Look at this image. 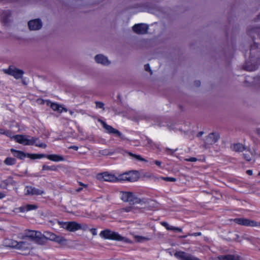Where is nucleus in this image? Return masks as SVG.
<instances>
[{
    "instance_id": "nucleus-1",
    "label": "nucleus",
    "mask_w": 260,
    "mask_h": 260,
    "mask_svg": "<svg viewBox=\"0 0 260 260\" xmlns=\"http://www.w3.org/2000/svg\"><path fill=\"white\" fill-rule=\"evenodd\" d=\"M45 239L44 235L37 231H28L25 233L21 241L7 239L4 241L6 246L24 252H29L32 249V244L30 240L37 243H41Z\"/></svg>"
},
{
    "instance_id": "nucleus-2",
    "label": "nucleus",
    "mask_w": 260,
    "mask_h": 260,
    "mask_svg": "<svg viewBox=\"0 0 260 260\" xmlns=\"http://www.w3.org/2000/svg\"><path fill=\"white\" fill-rule=\"evenodd\" d=\"M120 199L124 202H128L131 205L140 204L143 205L147 202L144 199L138 198L134 193L128 191H120Z\"/></svg>"
},
{
    "instance_id": "nucleus-3",
    "label": "nucleus",
    "mask_w": 260,
    "mask_h": 260,
    "mask_svg": "<svg viewBox=\"0 0 260 260\" xmlns=\"http://www.w3.org/2000/svg\"><path fill=\"white\" fill-rule=\"evenodd\" d=\"M60 226L68 231L73 232L81 230L86 231L88 229V226L85 223H79L75 221L60 222L58 221Z\"/></svg>"
},
{
    "instance_id": "nucleus-4",
    "label": "nucleus",
    "mask_w": 260,
    "mask_h": 260,
    "mask_svg": "<svg viewBox=\"0 0 260 260\" xmlns=\"http://www.w3.org/2000/svg\"><path fill=\"white\" fill-rule=\"evenodd\" d=\"M13 140L21 144L24 145H34L37 141L36 138L31 137L26 135H15L13 137Z\"/></svg>"
},
{
    "instance_id": "nucleus-5",
    "label": "nucleus",
    "mask_w": 260,
    "mask_h": 260,
    "mask_svg": "<svg viewBox=\"0 0 260 260\" xmlns=\"http://www.w3.org/2000/svg\"><path fill=\"white\" fill-rule=\"evenodd\" d=\"M100 236L105 239L114 240L117 241H124L125 238L120 236L118 233L109 230L102 231Z\"/></svg>"
},
{
    "instance_id": "nucleus-6",
    "label": "nucleus",
    "mask_w": 260,
    "mask_h": 260,
    "mask_svg": "<svg viewBox=\"0 0 260 260\" xmlns=\"http://www.w3.org/2000/svg\"><path fill=\"white\" fill-rule=\"evenodd\" d=\"M138 178V173L136 171H130L118 176L119 181L134 182L137 181Z\"/></svg>"
},
{
    "instance_id": "nucleus-7",
    "label": "nucleus",
    "mask_w": 260,
    "mask_h": 260,
    "mask_svg": "<svg viewBox=\"0 0 260 260\" xmlns=\"http://www.w3.org/2000/svg\"><path fill=\"white\" fill-rule=\"evenodd\" d=\"M97 178L101 181L109 182H116L119 181L118 176L116 177L114 175L110 174L108 172L99 174L97 175Z\"/></svg>"
},
{
    "instance_id": "nucleus-8",
    "label": "nucleus",
    "mask_w": 260,
    "mask_h": 260,
    "mask_svg": "<svg viewBox=\"0 0 260 260\" xmlns=\"http://www.w3.org/2000/svg\"><path fill=\"white\" fill-rule=\"evenodd\" d=\"M4 72L5 74L13 76L15 79H18L21 78L23 74V72L14 67H10L8 69H4Z\"/></svg>"
},
{
    "instance_id": "nucleus-9",
    "label": "nucleus",
    "mask_w": 260,
    "mask_h": 260,
    "mask_svg": "<svg viewBox=\"0 0 260 260\" xmlns=\"http://www.w3.org/2000/svg\"><path fill=\"white\" fill-rule=\"evenodd\" d=\"M234 222L239 225L250 226H257L258 223L256 221L245 218H235Z\"/></svg>"
},
{
    "instance_id": "nucleus-10",
    "label": "nucleus",
    "mask_w": 260,
    "mask_h": 260,
    "mask_svg": "<svg viewBox=\"0 0 260 260\" xmlns=\"http://www.w3.org/2000/svg\"><path fill=\"white\" fill-rule=\"evenodd\" d=\"M94 59L96 63L103 66H109L111 63L108 58L102 54L95 55L94 57Z\"/></svg>"
},
{
    "instance_id": "nucleus-11",
    "label": "nucleus",
    "mask_w": 260,
    "mask_h": 260,
    "mask_svg": "<svg viewBox=\"0 0 260 260\" xmlns=\"http://www.w3.org/2000/svg\"><path fill=\"white\" fill-rule=\"evenodd\" d=\"M29 28L31 30H37L40 29L43 25L42 21L39 19L30 20L28 22Z\"/></svg>"
},
{
    "instance_id": "nucleus-12",
    "label": "nucleus",
    "mask_w": 260,
    "mask_h": 260,
    "mask_svg": "<svg viewBox=\"0 0 260 260\" xmlns=\"http://www.w3.org/2000/svg\"><path fill=\"white\" fill-rule=\"evenodd\" d=\"M148 26L144 23L135 24L133 27V31L138 34H145L148 31Z\"/></svg>"
},
{
    "instance_id": "nucleus-13",
    "label": "nucleus",
    "mask_w": 260,
    "mask_h": 260,
    "mask_svg": "<svg viewBox=\"0 0 260 260\" xmlns=\"http://www.w3.org/2000/svg\"><path fill=\"white\" fill-rule=\"evenodd\" d=\"M102 124L103 127L106 129L108 133L115 135L116 136L120 137L121 139H124V136L119 131H118L116 129H115L111 125L107 124L104 121H102Z\"/></svg>"
},
{
    "instance_id": "nucleus-14",
    "label": "nucleus",
    "mask_w": 260,
    "mask_h": 260,
    "mask_svg": "<svg viewBox=\"0 0 260 260\" xmlns=\"http://www.w3.org/2000/svg\"><path fill=\"white\" fill-rule=\"evenodd\" d=\"M219 136L216 133H211L206 138L205 143L207 145H212L215 143L218 140Z\"/></svg>"
},
{
    "instance_id": "nucleus-15",
    "label": "nucleus",
    "mask_w": 260,
    "mask_h": 260,
    "mask_svg": "<svg viewBox=\"0 0 260 260\" xmlns=\"http://www.w3.org/2000/svg\"><path fill=\"white\" fill-rule=\"evenodd\" d=\"M44 191L32 187L26 186L25 189V193L28 195H41L44 193Z\"/></svg>"
},
{
    "instance_id": "nucleus-16",
    "label": "nucleus",
    "mask_w": 260,
    "mask_h": 260,
    "mask_svg": "<svg viewBox=\"0 0 260 260\" xmlns=\"http://www.w3.org/2000/svg\"><path fill=\"white\" fill-rule=\"evenodd\" d=\"M50 107L53 111H58L59 113H61L62 111H68L67 108L63 107L62 105L56 103H51L50 104Z\"/></svg>"
},
{
    "instance_id": "nucleus-17",
    "label": "nucleus",
    "mask_w": 260,
    "mask_h": 260,
    "mask_svg": "<svg viewBox=\"0 0 260 260\" xmlns=\"http://www.w3.org/2000/svg\"><path fill=\"white\" fill-rule=\"evenodd\" d=\"M46 157L49 160L55 162L62 161L64 160V157L62 155L55 154L47 155H46Z\"/></svg>"
},
{
    "instance_id": "nucleus-18",
    "label": "nucleus",
    "mask_w": 260,
    "mask_h": 260,
    "mask_svg": "<svg viewBox=\"0 0 260 260\" xmlns=\"http://www.w3.org/2000/svg\"><path fill=\"white\" fill-rule=\"evenodd\" d=\"M38 208L36 205L27 204L24 205L19 208V211L21 212H27L33 210H36Z\"/></svg>"
},
{
    "instance_id": "nucleus-19",
    "label": "nucleus",
    "mask_w": 260,
    "mask_h": 260,
    "mask_svg": "<svg viewBox=\"0 0 260 260\" xmlns=\"http://www.w3.org/2000/svg\"><path fill=\"white\" fill-rule=\"evenodd\" d=\"M14 181L12 177H9L6 180L0 181V188H5L9 184H13Z\"/></svg>"
},
{
    "instance_id": "nucleus-20",
    "label": "nucleus",
    "mask_w": 260,
    "mask_h": 260,
    "mask_svg": "<svg viewBox=\"0 0 260 260\" xmlns=\"http://www.w3.org/2000/svg\"><path fill=\"white\" fill-rule=\"evenodd\" d=\"M231 148L236 152H242L245 150L244 146L240 143L234 144L232 145Z\"/></svg>"
},
{
    "instance_id": "nucleus-21",
    "label": "nucleus",
    "mask_w": 260,
    "mask_h": 260,
    "mask_svg": "<svg viewBox=\"0 0 260 260\" xmlns=\"http://www.w3.org/2000/svg\"><path fill=\"white\" fill-rule=\"evenodd\" d=\"M11 151L13 153V155L20 159H23L26 156L27 154H25L23 152L21 151L16 150L13 149H11Z\"/></svg>"
},
{
    "instance_id": "nucleus-22",
    "label": "nucleus",
    "mask_w": 260,
    "mask_h": 260,
    "mask_svg": "<svg viewBox=\"0 0 260 260\" xmlns=\"http://www.w3.org/2000/svg\"><path fill=\"white\" fill-rule=\"evenodd\" d=\"M244 158L247 161H250L253 157V153L249 150H246L243 154Z\"/></svg>"
},
{
    "instance_id": "nucleus-23",
    "label": "nucleus",
    "mask_w": 260,
    "mask_h": 260,
    "mask_svg": "<svg viewBox=\"0 0 260 260\" xmlns=\"http://www.w3.org/2000/svg\"><path fill=\"white\" fill-rule=\"evenodd\" d=\"M45 233V239H48L50 240L54 241L55 240V238L56 237V235L55 234L49 232H46Z\"/></svg>"
},
{
    "instance_id": "nucleus-24",
    "label": "nucleus",
    "mask_w": 260,
    "mask_h": 260,
    "mask_svg": "<svg viewBox=\"0 0 260 260\" xmlns=\"http://www.w3.org/2000/svg\"><path fill=\"white\" fill-rule=\"evenodd\" d=\"M128 154H129V155H130L131 156L133 157V158H135L137 160H140L141 161H145V162L147 161V160L145 158H143L140 155L133 154L131 152H128Z\"/></svg>"
},
{
    "instance_id": "nucleus-25",
    "label": "nucleus",
    "mask_w": 260,
    "mask_h": 260,
    "mask_svg": "<svg viewBox=\"0 0 260 260\" xmlns=\"http://www.w3.org/2000/svg\"><path fill=\"white\" fill-rule=\"evenodd\" d=\"M4 163L7 165H13L16 163V160L15 158L12 157H7L4 161Z\"/></svg>"
},
{
    "instance_id": "nucleus-26",
    "label": "nucleus",
    "mask_w": 260,
    "mask_h": 260,
    "mask_svg": "<svg viewBox=\"0 0 260 260\" xmlns=\"http://www.w3.org/2000/svg\"><path fill=\"white\" fill-rule=\"evenodd\" d=\"M54 241L59 244H64L66 242L67 240L63 237L56 235L55 240Z\"/></svg>"
},
{
    "instance_id": "nucleus-27",
    "label": "nucleus",
    "mask_w": 260,
    "mask_h": 260,
    "mask_svg": "<svg viewBox=\"0 0 260 260\" xmlns=\"http://www.w3.org/2000/svg\"><path fill=\"white\" fill-rule=\"evenodd\" d=\"M228 260H242L237 254H228Z\"/></svg>"
},
{
    "instance_id": "nucleus-28",
    "label": "nucleus",
    "mask_w": 260,
    "mask_h": 260,
    "mask_svg": "<svg viewBox=\"0 0 260 260\" xmlns=\"http://www.w3.org/2000/svg\"><path fill=\"white\" fill-rule=\"evenodd\" d=\"M42 170L43 171H48V170H51V171H56L57 168L55 166H48L47 165H44L42 167Z\"/></svg>"
},
{
    "instance_id": "nucleus-29",
    "label": "nucleus",
    "mask_w": 260,
    "mask_h": 260,
    "mask_svg": "<svg viewBox=\"0 0 260 260\" xmlns=\"http://www.w3.org/2000/svg\"><path fill=\"white\" fill-rule=\"evenodd\" d=\"M134 238L137 241L139 242H142L144 241H147V240H149V238H147L146 237H143V236H135Z\"/></svg>"
},
{
    "instance_id": "nucleus-30",
    "label": "nucleus",
    "mask_w": 260,
    "mask_h": 260,
    "mask_svg": "<svg viewBox=\"0 0 260 260\" xmlns=\"http://www.w3.org/2000/svg\"><path fill=\"white\" fill-rule=\"evenodd\" d=\"M36 139L37 141L34 144L36 146L43 148H45L47 147V145L45 143L41 142L38 140V138Z\"/></svg>"
},
{
    "instance_id": "nucleus-31",
    "label": "nucleus",
    "mask_w": 260,
    "mask_h": 260,
    "mask_svg": "<svg viewBox=\"0 0 260 260\" xmlns=\"http://www.w3.org/2000/svg\"><path fill=\"white\" fill-rule=\"evenodd\" d=\"M95 105L96 108H101L103 109V110H105L104 104L103 103L101 102H95Z\"/></svg>"
},
{
    "instance_id": "nucleus-32",
    "label": "nucleus",
    "mask_w": 260,
    "mask_h": 260,
    "mask_svg": "<svg viewBox=\"0 0 260 260\" xmlns=\"http://www.w3.org/2000/svg\"><path fill=\"white\" fill-rule=\"evenodd\" d=\"M161 179H162V180L166 181H171V182H175L176 180V179L175 178H173V177H161Z\"/></svg>"
},
{
    "instance_id": "nucleus-33",
    "label": "nucleus",
    "mask_w": 260,
    "mask_h": 260,
    "mask_svg": "<svg viewBox=\"0 0 260 260\" xmlns=\"http://www.w3.org/2000/svg\"><path fill=\"white\" fill-rule=\"evenodd\" d=\"M216 260H228V254L219 255L216 257Z\"/></svg>"
},
{
    "instance_id": "nucleus-34",
    "label": "nucleus",
    "mask_w": 260,
    "mask_h": 260,
    "mask_svg": "<svg viewBox=\"0 0 260 260\" xmlns=\"http://www.w3.org/2000/svg\"><path fill=\"white\" fill-rule=\"evenodd\" d=\"M170 230L177 231V232H181L182 231V230L181 228L175 227L173 226H170Z\"/></svg>"
},
{
    "instance_id": "nucleus-35",
    "label": "nucleus",
    "mask_w": 260,
    "mask_h": 260,
    "mask_svg": "<svg viewBox=\"0 0 260 260\" xmlns=\"http://www.w3.org/2000/svg\"><path fill=\"white\" fill-rule=\"evenodd\" d=\"M5 135L11 138L12 139H13V137L15 136L14 135H13V134L11 132L9 131H6Z\"/></svg>"
},
{
    "instance_id": "nucleus-36",
    "label": "nucleus",
    "mask_w": 260,
    "mask_h": 260,
    "mask_svg": "<svg viewBox=\"0 0 260 260\" xmlns=\"http://www.w3.org/2000/svg\"><path fill=\"white\" fill-rule=\"evenodd\" d=\"M161 224L165 227L168 230H170L171 225H170L168 223L166 222H161Z\"/></svg>"
},
{
    "instance_id": "nucleus-37",
    "label": "nucleus",
    "mask_w": 260,
    "mask_h": 260,
    "mask_svg": "<svg viewBox=\"0 0 260 260\" xmlns=\"http://www.w3.org/2000/svg\"><path fill=\"white\" fill-rule=\"evenodd\" d=\"M27 157L31 159H37V154H27Z\"/></svg>"
},
{
    "instance_id": "nucleus-38",
    "label": "nucleus",
    "mask_w": 260,
    "mask_h": 260,
    "mask_svg": "<svg viewBox=\"0 0 260 260\" xmlns=\"http://www.w3.org/2000/svg\"><path fill=\"white\" fill-rule=\"evenodd\" d=\"M184 160L187 161L195 162L197 160V158L196 157H191L188 158H185Z\"/></svg>"
},
{
    "instance_id": "nucleus-39",
    "label": "nucleus",
    "mask_w": 260,
    "mask_h": 260,
    "mask_svg": "<svg viewBox=\"0 0 260 260\" xmlns=\"http://www.w3.org/2000/svg\"><path fill=\"white\" fill-rule=\"evenodd\" d=\"M90 231L93 236L96 235L97 232L95 229H90Z\"/></svg>"
},
{
    "instance_id": "nucleus-40",
    "label": "nucleus",
    "mask_w": 260,
    "mask_h": 260,
    "mask_svg": "<svg viewBox=\"0 0 260 260\" xmlns=\"http://www.w3.org/2000/svg\"><path fill=\"white\" fill-rule=\"evenodd\" d=\"M145 69L146 71H148V72H150L151 74H152V72L151 71V69H150V68L149 67V64H146L145 66Z\"/></svg>"
},
{
    "instance_id": "nucleus-41",
    "label": "nucleus",
    "mask_w": 260,
    "mask_h": 260,
    "mask_svg": "<svg viewBox=\"0 0 260 260\" xmlns=\"http://www.w3.org/2000/svg\"><path fill=\"white\" fill-rule=\"evenodd\" d=\"M131 210H132V207H128L122 209L123 211H125L126 212L131 211Z\"/></svg>"
},
{
    "instance_id": "nucleus-42",
    "label": "nucleus",
    "mask_w": 260,
    "mask_h": 260,
    "mask_svg": "<svg viewBox=\"0 0 260 260\" xmlns=\"http://www.w3.org/2000/svg\"><path fill=\"white\" fill-rule=\"evenodd\" d=\"M46 156L44 155V154H37V159H40V158H43L44 157H45Z\"/></svg>"
},
{
    "instance_id": "nucleus-43",
    "label": "nucleus",
    "mask_w": 260,
    "mask_h": 260,
    "mask_svg": "<svg viewBox=\"0 0 260 260\" xmlns=\"http://www.w3.org/2000/svg\"><path fill=\"white\" fill-rule=\"evenodd\" d=\"M189 235H190V236H201V233H200V232L194 233H193L192 234H189Z\"/></svg>"
},
{
    "instance_id": "nucleus-44",
    "label": "nucleus",
    "mask_w": 260,
    "mask_h": 260,
    "mask_svg": "<svg viewBox=\"0 0 260 260\" xmlns=\"http://www.w3.org/2000/svg\"><path fill=\"white\" fill-rule=\"evenodd\" d=\"M6 131V130L3 129V128H1L0 129V134H2V135H5Z\"/></svg>"
},
{
    "instance_id": "nucleus-45",
    "label": "nucleus",
    "mask_w": 260,
    "mask_h": 260,
    "mask_svg": "<svg viewBox=\"0 0 260 260\" xmlns=\"http://www.w3.org/2000/svg\"><path fill=\"white\" fill-rule=\"evenodd\" d=\"M69 148L70 149H73L76 151L78 150V147L76 146H71Z\"/></svg>"
},
{
    "instance_id": "nucleus-46",
    "label": "nucleus",
    "mask_w": 260,
    "mask_h": 260,
    "mask_svg": "<svg viewBox=\"0 0 260 260\" xmlns=\"http://www.w3.org/2000/svg\"><path fill=\"white\" fill-rule=\"evenodd\" d=\"M154 163L158 166H160L161 164V162L158 160H155Z\"/></svg>"
},
{
    "instance_id": "nucleus-47",
    "label": "nucleus",
    "mask_w": 260,
    "mask_h": 260,
    "mask_svg": "<svg viewBox=\"0 0 260 260\" xmlns=\"http://www.w3.org/2000/svg\"><path fill=\"white\" fill-rule=\"evenodd\" d=\"M5 197V194L3 192H0V199L4 198Z\"/></svg>"
},
{
    "instance_id": "nucleus-48",
    "label": "nucleus",
    "mask_w": 260,
    "mask_h": 260,
    "mask_svg": "<svg viewBox=\"0 0 260 260\" xmlns=\"http://www.w3.org/2000/svg\"><path fill=\"white\" fill-rule=\"evenodd\" d=\"M246 173L249 175H251L252 174V171L251 170H247Z\"/></svg>"
},
{
    "instance_id": "nucleus-49",
    "label": "nucleus",
    "mask_w": 260,
    "mask_h": 260,
    "mask_svg": "<svg viewBox=\"0 0 260 260\" xmlns=\"http://www.w3.org/2000/svg\"><path fill=\"white\" fill-rule=\"evenodd\" d=\"M79 183V184H80V185H81V186H84V187H87V185L84 184L82 183V182H80Z\"/></svg>"
},
{
    "instance_id": "nucleus-50",
    "label": "nucleus",
    "mask_w": 260,
    "mask_h": 260,
    "mask_svg": "<svg viewBox=\"0 0 260 260\" xmlns=\"http://www.w3.org/2000/svg\"><path fill=\"white\" fill-rule=\"evenodd\" d=\"M147 141L148 144H151L152 143V141L150 139H147Z\"/></svg>"
},
{
    "instance_id": "nucleus-51",
    "label": "nucleus",
    "mask_w": 260,
    "mask_h": 260,
    "mask_svg": "<svg viewBox=\"0 0 260 260\" xmlns=\"http://www.w3.org/2000/svg\"><path fill=\"white\" fill-rule=\"evenodd\" d=\"M256 133L260 135V128H257L256 130Z\"/></svg>"
},
{
    "instance_id": "nucleus-52",
    "label": "nucleus",
    "mask_w": 260,
    "mask_h": 260,
    "mask_svg": "<svg viewBox=\"0 0 260 260\" xmlns=\"http://www.w3.org/2000/svg\"><path fill=\"white\" fill-rule=\"evenodd\" d=\"M82 190V188H78V189H76V191H77V192H80V191H81Z\"/></svg>"
},
{
    "instance_id": "nucleus-53",
    "label": "nucleus",
    "mask_w": 260,
    "mask_h": 260,
    "mask_svg": "<svg viewBox=\"0 0 260 260\" xmlns=\"http://www.w3.org/2000/svg\"><path fill=\"white\" fill-rule=\"evenodd\" d=\"M69 113H70V114L71 115H73V114H74V112H73V111H71V110H70V111H69Z\"/></svg>"
},
{
    "instance_id": "nucleus-54",
    "label": "nucleus",
    "mask_w": 260,
    "mask_h": 260,
    "mask_svg": "<svg viewBox=\"0 0 260 260\" xmlns=\"http://www.w3.org/2000/svg\"><path fill=\"white\" fill-rule=\"evenodd\" d=\"M203 132H200V133H199L198 134V136L199 137H200V136H201L203 135Z\"/></svg>"
},
{
    "instance_id": "nucleus-55",
    "label": "nucleus",
    "mask_w": 260,
    "mask_h": 260,
    "mask_svg": "<svg viewBox=\"0 0 260 260\" xmlns=\"http://www.w3.org/2000/svg\"><path fill=\"white\" fill-rule=\"evenodd\" d=\"M235 235L236 236V238H234V240H236V239H237L239 238V236H238V235H236V234H235Z\"/></svg>"
},
{
    "instance_id": "nucleus-56",
    "label": "nucleus",
    "mask_w": 260,
    "mask_h": 260,
    "mask_svg": "<svg viewBox=\"0 0 260 260\" xmlns=\"http://www.w3.org/2000/svg\"><path fill=\"white\" fill-rule=\"evenodd\" d=\"M186 237H187L186 236H182V238H186Z\"/></svg>"
},
{
    "instance_id": "nucleus-57",
    "label": "nucleus",
    "mask_w": 260,
    "mask_h": 260,
    "mask_svg": "<svg viewBox=\"0 0 260 260\" xmlns=\"http://www.w3.org/2000/svg\"><path fill=\"white\" fill-rule=\"evenodd\" d=\"M258 226H260V223H258Z\"/></svg>"
},
{
    "instance_id": "nucleus-58",
    "label": "nucleus",
    "mask_w": 260,
    "mask_h": 260,
    "mask_svg": "<svg viewBox=\"0 0 260 260\" xmlns=\"http://www.w3.org/2000/svg\"><path fill=\"white\" fill-rule=\"evenodd\" d=\"M167 150H171L170 149H168V148H167Z\"/></svg>"
},
{
    "instance_id": "nucleus-59",
    "label": "nucleus",
    "mask_w": 260,
    "mask_h": 260,
    "mask_svg": "<svg viewBox=\"0 0 260 260\" xmlns=\"http://www.w3.org/2000/svg\"><path fill=\"white\" fill-rule=\"evenodd\" d=\"M258 176H260V172H259V173H258Z\"/></svg>"
}]
</instances>
